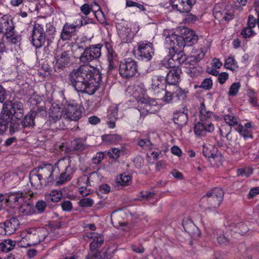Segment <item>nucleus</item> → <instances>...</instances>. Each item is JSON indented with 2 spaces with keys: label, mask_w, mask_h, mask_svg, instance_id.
Here are the masks:
<instances>
[{
  "label": "nucleus",
  "mask_w": 259,
  "mask_h": 259,
  "mask_svg": "<svg viewBox=\"0 0 259 259\" xmlns=\"http://www.w3.org/2000/svg\"><path fill=\"white\" fill-rule=\"evenodd\" d=\"M241 34L244 37L247 38L253 35L254 32L252 30V28L247 26L242 30Z\"/></svg>",
  "instance_id": "nucleus-57"
},
{
  "label": "nucleus",
  "mask_w": 259,
  "mask_h": 259,
  "mask_svg": "<svg viewBox=\"0 0 259 259\" xmlns=\"http://www.w3.org/2000/svg\"><path fill=\"white\" fill-rule=\"evenodd\" d=\"M155 196V194L151 192H143L141 193V199L149 200L152 198H154Z\"/></svg>",
  "instance_id": "nucleus-64"
},
{
  "label": "nucleus",
  "mask_w": 259,
  "mask_h": 259,
  "mask_svg": "<svg viewBox=\"0 0 259 259\" xmlns=\"http://www.w3.org/2000/svg\"><path fill=\"white\" fill-rule=\"evenodd\" d=\"M161 153V150L152 144L147 150V155L154 159H157L159 158Z\"/></svg>",
  "instance_id": "nucleus-40"
},
{
  "label": "nucleus",
  "mask_w": 259,
  "mask_h": 259,
  "mask_svg": "<svg viewBox=\"0 0 259 259\" xmlns=\"http://www.w3.org/2000/svg\"><path fill=\"white\" fill-rule=\"evenodd\" d=\"M224 66L227 69H229L231 71H234L238 68L237 62L234 58L231 57H228L226 60Z\"/></svg>",
  "instance_id": "nucleus-44"
},
{
  "label": "nucleus",
  "mask_w": 259,
  "mask_h": 259,
  "mask_svg": "<svg viewBox=\"0 0 259 259\" xmlns=\"http://www.w3.org/2000/svg\"><path fill=\"white\" fill-rule=\"evenodd\" d=\"M87 237L92 238L93 240L90 243V252L86 259H100V256L97 249L104 242L103 236L101 234L94 232L87 235Z\"/></svg>",
  "instance_id": "nucleus-14"
},
{
  "label": "nucleus",
  "mask_w": 259,
  "mask_h": 259,
  "mask_svg": "<svg viewBox=\"0 0 259 259\" xmlns=\"http://www.w3.org/2000/svg\"><path fill=\"white\" fill-rule=\"evenodd\" d=\"M210 163L214 167H218L222 164L223 158L218 151L208 158Z\"/></svg>",
  "instance_id": "nucleus-36"
},
{
  "label": "nucleus",
  "mask_w": 259,
  "mask_h": 259,
  "mask_svg": "<svg viewBox=\"0 0 259 259\" xmlns=\"http://www.w3.org/2000/svg\"><path fill=\"white\" fill-rule=\"evenodd\" d=\"M83 25L82 18H79L74 21L72 24L66 23L63 27L61 37L63 40L70 39L72 36L75 35L78 29Z\"/></svg>",
  "instance_id": "nucleus-15"
},
{
  "label": "nucleus",
  "mask_w": 259,
  "mask_h": 259,
  "mask_svg": "<svg viewBox=\"0 0 259 259\" xmlns=\"http://www.w3.org/2000/svg\"><path fill=\"white\" fill-rule=\"evenodd\" d=\"M253 169L250 166L241 167L237 170V175L242 178H248L252 174Z\"/></svg>",
  "instance_id": "nucleus-41"
},
{
  "label": "nucleus",
  "mask_w": 259,
  "mask_h": 259,
  "mask_svg": "<svg viewBox=\"0 0 259 259\" xmlns=\"http://www.w3.org/2000/svg\"><path fill=\"white\" fill-rule=\"evenodd\" d=\"M35 117V113L33 111L30 112L27 115H26L22 121L20 122L19 120L18 122L19 124L21 123L23 127L32 126L34 125V119ZM20 125L18 126V130L20 128Z\"/></svg>",
  "instance_id": "nucleus-33"
},
{
  "label": "nucleus",
  "mask_w": 259,
  "mask_h": 259,
  "mask_svg": "<svg viewBox=\"0 0 259 259\" xmlns=\"http://www.w3.org/2000/svg\"><path fill=\"white\" fill-rule=\"evenodd\" d=\"M27 194L20 192L10 193L6 198V203L10 207H14L27 199Z\"/></svg>",
  "instance_id": "nucleus-21"
},
{
  "label": "nucleus",
  "mask_w": 259,
  "mask_h": 259,
  "mask_svg": "<svg viewBox=\"0 0 259 259\" xmlns=\"http://www.w3.org/2000/svg\"><path fill=\"white\" fill-rule=\"evenodd\" d=\"M29 181L33 186L36 189H39L48 184L45 182L42 178L39 176V173L34 168L30 173Z\"/></svg>",
  "instance_id": "nucleus-22"
},
{
  "label": "nucleus",
  "mask_w": 259,
  "mask_h": 259,
  "mask_svg": "<svg viewBox=\"0 0 259 259\" xmlns=\"http://www.w3.org/2000/svg\"><path fill=\"white\" fill-rule=\"evenodd\" d=\"M158 100H161L165 103H169L173 101L175 98L174 94H172L170 92H168L164 89L158 92V94L156 95Z\"/></svg>",
  "instance_id": "nucleus-28"
},
{
  "label": "nucleus",
  "mask_w": 259,
  "mask_h": 259,
  "mask_svg": "<svg viewBox=\"0 0 259 259\" xmlns=\"http://www.w3.org/2000/svg\"><path fill=\"white\" fill-rule=\"evenodd\" d=\"M189 91L187 89H183L180 88H176L174 94L175 97H176L179 100H185L187 97Z\"/></svg>",
  "instance_id": "nucleus-39"
},
{
  "label": "nucleus",
  "mask_w": 259,
  "mask_h": 259,
  "mask_svg": "<svg viewBox=\"0 0 259 259\" xmlns=\"http://www.w3.org/2000/svg\"><path fill=\"white\" fill-rule=\"evenodd\" d=\"M119 72L123 78L135 76L138 72L137 62L131 58L123 60L119 64Z\"/></svg>",
  "instance_id": "nucleus-12"
},
{
  "label": "nucleus",
  "mask_w": 259,
  "mask_h": 259,
  "mask_svg": "<svg viewBox=\"0 0 259 259\" xmlns=\"http://www.w3.org/2000/svg\"><path fill=\"white\" fill-rule=\"evenodd\" d=\"M91 8L97 18H98V16L103 15L100 7L96 2H94L91 4Z\"/></svg>",
  "instance_id": "nucleus-53"
},
{
  "label": "nucleus",
  "mask_w": 259,
  "mask_h": 259,
  "mask_svg": "<svg viewBox=\"0 0 259 259\" xmlns=\"http://www.w3.org/2000/svg\"><path fill=\"white\" fill-rule=\"evenodd\" d=\"M102 178V176L98 171H95L91 173L89 177L85 175L82 176L79 182L83 180L84 181H92L95 183H98L101 181Z\"/></svg>",
  "instance_id": "nucleus-34"
},
{
  "label": "nucleus",
  "mask_w": 259,
  "mask_h": 259,
  "mask_svg": "<svg viewBox=\"0 0 259 259\" xmlns=\"http://www.w3.org/2000/svg\"><path fill=\"white\" fill-rule=\"evenodd\" d=\"M128 91L138 103V110L141 115L154 113L159 110V105L157 101L146 96V91L143 83H135L130 87Z\"/></svg>",
  "instance_id": "nucleus-3"
},
{
  "label": "nucleus",
  "mask_w": 259,
  "mask_h": 259,
  "mask_svg": "<svg viewBox=\"0 0 259 259\" xmlns=\"http://www.w3.org/2000/svg\"><path fill=\"white\" fill-rule=\"evenodd\" d=\"M181 69L174 68L170 69L167 74L166 81L170 84H176L180 81Z\"/></svg>",
  "instance_id": "nucleus-24"
},
{
  "label": "nucleus",
  "mask_w": 259,
  "mask_h": 259,
  "mask_svg": "<svg viewBox=\"0 0 259 259\" xmlns=\"http://www.w3.org/2000/svg\"><path fill=\"white\" fill-rule=\"evenodd\" d=\"M152 145L151 142L148 139L140 140L138 142V145L147 150Z\"/></svg>",
  "instance_id": "nucleus-58"
},
{
  "label": "nucleus",
  "mask_w": 259,
  "mask_h": 259,
  "mask_svg": "<svg viewBox=\"0 0 259 259\" xmlns=\"http://www.w3.org/2000/svg\"><path fill=\"white\" fill-rule=\"evenodd\" d=\"M70 79L77 92L93 95L99 87L101 75L98 69L85 65L73 70L70 74Z\"/></svg>",
  "instance_id": "nucleus-1"
},
{
  "label": "nucleus",
  "mask_w": 259,
  "mask_h": 259,
  "mask_svg": "<svg viewBox=\"0 0 259 259\" xmlns=\"http://www.w3.org/2000/svg\"><path fill=\"white\" fill-rule=\"evenodd\" d=\"M174 122L179 126H183L187 122V115L183 112H177L174 113L173 117Z\"/></svg>",
  "instance_id": "nucleus-30"
},
{
  "label": "nucleus",
  "mask_w": 259,
  "mask_h": 259,
  "mask_svg": "<svg viewBox=\"0 0 259 259\" xmlns=\"http://www.w3.org/2000/svg\"><path fill=\"white\" fill-rule=\"evenodd\" d=\"M104 153L102 152H98L96 155L93 158V162L95 164L100 163L104 158Z\"/></svg>",
  "instance_id": "nucleus-60"
},
{
  "label": "nucleus",
  "mask_w": 259,
  "mask_h": 259,
  "mask_svg": "<svg viewBox=\"0 0 259 259\" xmlns=\"http://www.w3.org/2000/svg\"><path fill=\"white\" fill-rule=\"evenodd\" d=\"M213 15L215 18L220 19H224L226 20H230L233 19V16L232 15L230 14H223L219 11L218 6H215L213 10Z\"/></svg>",
  "instance_id": "nucleus-43"
},
{
  "label": "nucleus",
  "mask_w": 259,
  "mask_h": 259,
  "mask_svg": "<svg viewBox=\"0 0 259 259\" xmlns=\"http://www.w3.org/2000/svg\"><path fill=\"white\" fill-rule=\"evenodd\" d=\"M45 197L48 201L58 202L62 199V194L59 190H53L50 193H46Z\"/></svg>",
  "instance_id": "nucleus-29"
},
{
  "label": "nucleus",
  "mask_w": 259,
  "mask_h": 259,
  "mask_svg": "<svg viewBox=\"0 0 259 259\" xmlns=\"http://www.w3.org/2000/svg\"><path fill=\"white\" fill-rule=\"evenodd\" d=\"M46 203L42 201V200H39L38 201L35 205V207L37 209V210L39 212L41 213L42 212L46 207Z\"/></svg>",
  "instance_id": "nucleus-62"
},
{
  "label": "nucleus",
  "mask_w": 259,
  "mask_h": 259,
  "mask_svg": "<svg viewBox=\"0 0 259 259\" xmlns=\"http://www.w3.org/2000/svg\"><path fill=\"white\" fill-rule=\"evenodd\" d=\"M80 106L75 102L67 103L63 108H61V105L58 102L52 104L49 112L48 121L51 123H55L59 121L61 116L71 120H78L81 115Z\"/></svg>",
  "instance_id": "nucleus-4"
},
{
  "label": "nucleus",
  "mask_w": 259,
  "mask_h": 259,
  "mask_svg": "<svg viewBox=\"0 0 259 259\" xmlns=\"http://www.w3.org/2000/svg\"><path fill=\"white\" fill-rule=\"evenodd\" d=\"M209 194L212 195V198H214V197L216 198L215 203H214V207H218L223 199L224 194L223 190L221 188H217L214 189L211 192H207L206 196H208Z\"/></svg>",
  "instance_id": "nucleus-27"
},
{
  "label": "nucleus",
  "mask_w": 259,
  "mask_h": 259,
  "mask_svg": "<svg viewBox=\"0 0 259 259\" xmlns=\"http://www.w3.org/2000/svg\"><path fill=\"white\" fill-rule=\"evenodd\" d=\"M241 87V84L239 82H235L233 83L230 87L229 92L228 95L229 96H235Z\"/></svg>",
  "instance_id": "nucleus-48"
},
{
  "label": "nucleus",
  "mask_w": 259,
  "mask_h": 259,
  "mask_svg": "<svg viewBox=\"0 0 259 259\" xmlns=\"http://www.w3.org/2000/svg\"><path fill=\"white\" fill-rule=\"evenodd\" d=\"M68 164H64L62 168H59L60 169H62L64 167H65V172L62 173L60 177L58 178V180L57 181V183L59 185L62 184L65 182L70 179V170L71 169L70 167L68 165Z\"/></svg>",
  "instance_id": "nucleus-35"
},
{
  "label": "nucleus",
  "mask_w": 259,
  "mask_h": 259,
  "mask_svg": "<svg viewBox=\"0 0 259 259\" xmlns=\"http://www.w3.org/2000/svg\"><path fill=\"white\" fill-rule=\"evenodd\" d=\"M16 245V241L11 239L5 240L0 243V249L4 252L12 250Z\"/></svg>",
  "instance_id": "nucleus-37"
},
{
  "label": "nucleus",
  "mask_w": 259,
  "mask_h": 259,
  "mask_svg": "<svg viewBox=\"0 0 259 259\" xmlns=\"http://www.w3.org/2000/svg\"><path fill=\"white\" fill-rule=\"evenodd\" d=\"M116 181L121 186H128L132 183V177L130 174L123 173L116 177Z\"/></svg>",
  "instance_id": "nucleus-32"
},
{
  "label": "nucleus",
  "mask_w": 259,
  "mask_h": 259,
  "mask_svg": "<svg viewBox=\"0 0 259 259\" xmlns=\"http://www.w3.org/2000/svg\"><path fill=\"white\" fill-rule=\"evenodd\" d=\"M70 61V57L67 52H57L55 56L54 61L56 69L62 70L67 67Z\"/></svg>",
  "instance_id": "nucleus-19"
},
{
  "label": "nucleus",
  "mask_w": 259,
  "mask_h": 259,
  "mask_svg": "<svg viewBox=\"0 0 259 259\" xmlns=\"http://www.w3.org/2000/svg\"><path fill=\"white\" fill-rule=\"evenodd\" d=\"M257 195H259V187H253L249 190L247 198L249 199H252Z\"/></svg>",
  "instance_id": "nucleus-55"
},
{
  "label": "nucleus",
  "mask_w": 259,
  "mask_h": 259,
  "mask_svg": "<svg viewBox=\"0 0 259 259\" xmlns=\"http://www.w3.org/2000/svg\"><path fill=\"white\" fill-rule=\"evenodd\" d=\"M205 52L202 48H199L195 49L193 52V55L190 57H186V63H189L191 61L198 62L202 59L205 55Z\"/></svg>",
  "instance_id": "nucleus-31"
},
{
  "label": "nucleus",
  "mask_w": 259,
  "mask_h": 259,
  "mask_svg": "<svg viewBox=\"0 0 259 259\" xmlns=\"http://www.w3.org/2000/svg\"><path fill=\"white\" fill-rule=\"evenodd\" d=\"M68 163V159L63 158L60 159L57 164L54 165L51 164H42L35 169L45 182L49 184L52 182L55 179H58V175L60 172L59 168H62L64 164Z\"/></svg>",
  "instance_id": "nucleus-8"
},
{
  "label": "nucleus",
  "mask_w": 259,
  "mask_h": 259,
  "mask_svg": "<svg viewBox=\"0 0 259 259\" xmlns=\"http://www.w3.org/2000/svg\"><path fill=\"white\" fill-rule=\"evenodd\" d=\"M93 204V200L90 198L81 199L78 202V204L81 207H91Z\"/></svg>",
  "instance_id": "nucleus-51"
},
{
  "label": "nucleus",
  "mask_w": 259,
  "mask_h": 259,
  "mask_svg": "<svg viewBox=\"0 0 259 259\" xmlns=\"http://www.w3.org/2000/svg\"><path fill=\"white\" fill-rule=\"evenodd\" d=\"M195 3L196 0H170L172 9L181 13L190 12Z\"/></svg>",
  "instance_id": "nucleus-18"
},
{
  "label": "nucleus",
  "mask_w": 259,
  "mask_h": 259,
  "mask_svg": "<svg viewBox=\"0 0 259 259\" xmlns=\"http://www.w3.org/2000/svg\"><path fill=\"white\" fill-rule=\"evenodd\" d=\"M183 36L176 34L171 30L165 29L163 31L165 38V46L167 48H182L185 46H190L196 43L197 36L193 30L184 29Z\"/></svg>",
  "instance_id": "nucleus-5"
},
{
  "label": "nucleus",
  "mask_w": 259,
  "mask_h": 259,
  "mask_svg": "<svg viewBox=\"0 0 259 259\" xmlns=\"http://www.w3.org/2000/svg\"><path fill=\"white\" fill-rule=\"evenodd\" d=\"M150 90H151L156 96L158 92L164 89L166 87L165 78L161 75H155L151 78Z\"/></svg>",
  "instance_id": "nucleus-20"
},
{
  "label": "nucleus",
  "mask_w": 259,
  "mask_h": 259,
  "mask_svg": "<svg viewBox=\"0 0 259 259\" xmlns=\"http://www.w3.org/2000/svg\"><path fill=\"white\" fill-rule=\"evenodd\" d=\"M248 228L247 226L243 223H240L237 225L234 229L233 233L232 234V236H233L234 238L237 237V234H240L243 235L245 234L248 231Z\"/></svg>",
  "instance_id": "nucleus-38"
},
{
  "label": "nucleus",
  "mask_w": 259,
  "mask_h": 259,
  "mask_svg": "<svg viewBox=\"0 0 259 259\" xmlns=\"http://www.w3.org/2000/svg\"><path fill=\"white\" fill-rule=\"evenodd\" d=\"M168 49H169V53L162 61L163 66L166 68H179L180 64L186 63L187 59L184 53L181 51L177 52L179 48Z\"/></svg>",
  "instance_id": "nucleus-11"
},
{
  "label": "nucleus",
  "mask_w": 259,
  "mask_h": 259,
  "mask_svg": "<svg viewBox=\"0 0 259 259\" xmlns=\"http://www.w3.org/2000/svg\"><path fill=\"white\" fill-rule=\"evenodd\" d=\"M231 127H232L229 125H222L220 128V131L222 136L227 137L230 133Z\"/></svg>",
  "instance_id": "nucleus-56"
},
{
  "label": "nucleus",
  "mask_w": 259,
  "mask_h": 259,
  "mask_svg": "<svg viewBox=\"0 0 259 259\" xmlns=\"http://www.w3.org/2000/svg\"><path fill=\"white\" fill-rule=\"evenodd\" d=\"M224 120L228 125L231 127H236L238 125L237 119L233 115L227 114L225 115Z\"/></svg>",
  "instance_id": "nucleus-46"
},
{
  "label": "nucleus",
  "mask_w": 259,
  "mask_h": 259,
  "mask_svg": "<svg viewBox=\"0 0 259 259\" xmlns=\"http://www.w3.org/2000/svg\"><path fill=\"white\" fill-rule=\"evenodd\" d=\"M120 105H113L110 107V113L109 118L111 119L116 120L118 118V110Z\"/></svg>",
  "instance_id": "nucleus-52"
},
{
  "label": "nucleus",
  "mask_w": 259,
  "mask_h": 259,
  "mask_svg": "<svg viewBox=\"0 0 259 259\" xmlns=\"http://www.w3.org/2000/svg\"><path fill=\"white\" fill-rule=\"evenodd\" d=\"M103 140L109 144H116L120 141L121 137L116 134L109 135L103 136Z\"/></svg>",
  "instance_id": "nucleus-45"
},
{
  "label": "nucleus",
  "mask_w": 259,
  "mask_h": 259,
  "mask_svg": "<svg viewBox=\"0 0 259 259\" xmlns=\"http://www.w3.org/2000/svg\"><path fill=\"white\" fill-rule=\"evenodd\" d=\"M107 153L111 158H117L123 153V151L117 148H113L109 150Z\"/></svg>",
  "instance_id": "nucleus-50"
},
{
  "label": "nucleus",
  "mask_w": 259,
  "mask_h": 259,
  "mask_svg": "<svg viewBox=\"0 0 259 259\" xmlns=\"http://www.w3.org/2000/svg\"><path fill=\"white\" fill-rule=\"evenodd\" d=\"M5 224L7 231V235H11L18 229L20 223L17 218H13L6 221L5 222Z\"/></svg>",
  "instance_id": "nucleus-26"
},
{
  "label": "nucleus",
  "mask_w": 259,
  "mask_h": 259,
  "mask_svg": "<svg viewBox=\"0 0 259 259\" xmlns=\"http://www.w3.org/2000/svg\"><path fill=\"white\" fill-rule=\"evenodd\" d=\"M23 116V106L18 101H8L3 105L0 117V134H3L10 127V134L18 131L20 120Z\"/></svg>",
  "instance_id": "nucleus-2"
},
{
  "label": "nucleus",
  "mask_w": 259,
  "mask_h": 259,
  "mask_svg": "<svg viewBox=\"0 0 259 259\" xmlns=\"http://www.w3.org/2000/svg\"><path fill=\"white\" fill-rule=\"evenodd\" d=\"M73 145L74 148L76 150H82L86 147L84 141L80 139L75 141Z\"/></svg>",
  "instance_id": "nucleus-54"
},
{
  "label": "nucleus",
  "mask_w": 259,
  "mask_h": 259,
  "mask_svg": "<svg viewBox=\"0 0 259 259\" xmlns=\"http://www.w3.org/2000/svg\"><path fill=\"white\" fill-rule=\"evenodd\" d=\"M189 226L194 231V232H191L190 230H189L188 227L185 225H183L184 229L186 230V231L188 232L191 235H192V237H197L200 235V232L198 228L196 227L192 222H190Z\"/></svg>",
  "instance_id": "nucleus-47"
},
{
  "label": "nucleus",
  "mask_w": 259,
  "mask_h": 259,
  "mask_svg": "<svg viewBox=\"0 0 259 259\" xmlns=\"http://www.w3.org/2000/svg\"><path fill=\"white\" fill-rule=\"evenodd\" d=\"M32 42L36 48L42 47L45 42V33L43 26L38 23H35L34 25Z\"/></svg>",
  "instance_id": "nucleus-17"
},
{
  "label": "nucleus",
  "mask_w": 259,
  "mask_h": 259,
  "mask_svg": "<svg viewBox=\"0 0 259 259\" xmlns=\"http://www.w3.org/2000/svg\"><path fill=\"white\" fill-rule=\"evenodd\" d=\"M5 30L6 39L9 43L16 44L20 40V36L15 30V24L10 15H4L0 18V32Z\"/></svg>",
  "instance_id": "nucleus-9"
},
{
  "label": "nucleus",
  "mask_w": 259,
  "mask_h": 259,
  "mask_svg": "<svg viewBox=\"0 0 259 259\" xmlns=\"http://www.w3.org/2000/svg\"><path fill=\"white\" fill-rule=\"evenodd\" d=\"M154 50L152 43L147 41H140L134 49V53L142 60H150L154 55Z\"/></svg>",
  "instance_id": "nucleus-13"
},
{
  "label": "nucleus",
  "mask_w": 259,
  "mask_h": 259,
  "mask_svg": "<svg viewBox=\"0 0 259 259\" xmlns=\"http://www.w3.org/2000/svg\"><path fill=\"white\" fill-rule=\"evenodd\" d=\"M229 78V74L226 72H221L218 76V81L220 84L224 83Z\"/></svg>",
  "instance_id": "nucleus-61"
},
{
  "label": "nucleus",
  "mask_w": 259,
  "mask_h": 259,
  "mask_svg": "<svg viewBox=\"0 0 259 259\" xmlns=\"http://www.w3.org/2000/svg\"><path fill=\"white\" fill-rule=\"evenodd\" d=\"M235 129L238 133H240L241 136H242L245 138H251L248 130L246 129V128L244 127L243 125L238 124L235 127Z\"/></svg>",
  "instance_id": "nucleus-49"
},
{
  "label": "nucleus",
  "mask_w": 259,
  "mask_h": 259,
  "mask_svg": "<svg viewBox=\"0 0 259 259\" xmlns=\"http://www.w3.org/2000/svg\"><path fill=\"white\" fill-rule=\"evenodd\" d=\"M62 208L64 211H69L72 208V203L70 201H65L61 204Z\"/></svg>",
  "instance_id": "nucleus-63"
},
{
  "label": "nucleus",
  "mask_w": 259,
  "mask_h": 259,
  "mask_svg": "<svg viewBox=\"0 0 259 259\" xmlns=\"http://www.w3.org/2000/svg\"><path fill=\"white\" fill-rule=\"evenodd\" d=\"M218 151L217 149L212 145L205 144L203 145V153L205 157L208 158L213 154L215 153Z\"/></svg>",
  "instance_id": "nucleus-42"
},
{
  "label": "nucleus",
  "mask_w": 259,
  "mask_h": 259,
  "mask_svg": "<svg viewBox=\"0 0 259 259\" xmlns=\"http://www.w3.org/2000/svg\"><path fill=\"white\" fill-rule=\"evenodd\" d=\"M199 110L200 121L195 125L194 132L197 136H202L208 132L213 131L214 126L209 119L215 116L213 115L212 112L206 110L204 104L203 103L201 104Z\"/></svg>",
  "instance_id": "nucleus-7"
},
{
  "label": "nucleus",
  "mask_w": 259,
  "mask_h": 259,
  "mask_svg": "<svg viewBox=\"0 0 259 259\" xmlns=\"http://www.w3.org/2000/svg\"><path fill=\"white\" fill-rule=\"evenodd\" d=\"M32 195L33 193H28L26 195L27 199H24V201H22L19 207V212L24 215H30L35 212L33 206L29 202H27L32 197Z\"/></svg>",
  "instance_id": "nucleus-23"
},
{
  "label": "nucleus",
  "mask_w": 259,
  "mask_h": 259,
  "mask_svg": "<svg viewBox=\"0 0 259 259\" xmlns=\"http://www.w3.org/2000/svg\"><path fill=\"white\" fill-rule=\"evenodd\" d=\"M107 50V59L108 62V67L110 70H113L116 67L118 61L117 55L109 44L106 45Z\"/></svg>",
  "instance_id": "nucleus-25"
},
{
  "label": "nucleus",
  "mask_w": 259,
  "mask_h": 259,
  "mask_svg": "<svg viewBox=\"0 0 259 259\" xmlns=\"http://www.w3.org/2000/svg\"><path fill=\"white\" fill-rule=\"evenodd\" d=\"M212 85V81L210 78H205L201 83L200 88L205 90H209L210 89Z\"/></svg>",
  "instance_id": "nucleus-59"
},
{
  "label": "nucleus",
  "mask_w": 259,
  "mask_h": 259,
  "mask_svg": "<svg viewBox=\"0 0 259 259\" xmlns=\"http://www.w3.org/2000/svg\"><path fill=\"white\" fill-rule=\"evenodd\" d=\"M48 234V230L44 227L29 228L22 231L17 241L21 247L33 246L43 241Z\"/></svg>",
  "instance_id": "nucleus-6"
},
{
  "label": "nucleus",
  "mask_w": 259,
  "mask_h": 259,
  "mask_svg": "<svg viewBox=\"0 0 259 259\" xmlns=\"http://www.w3.org/2000/svg\"><path fill=\"white\" fill-rule=\"evenodd\" d=\"M102 45L97 44L87 48L80 57V60L83 63H87L99 58L101 55Z\"/></svg>",
  "instance_id": "nucleus-16"
},
{
  "label": "nucleus",
  "mask_w": 259,
  "mask_h": 259,
  "mask_svg": "<svg viewBox=\"0 0 259 259\" xmlns=\"http://www.w3.org/2000/svg\"><path fill=\"white\" fill-rule=\"evenodd\" d=\"M116 28L118 35L123 43L130 41L134 34L139 30V27L136 23L132 24L124 20L116 24Z\"/></svg>",
  "instance_id": "nucleus-10"
}]
</instances>
